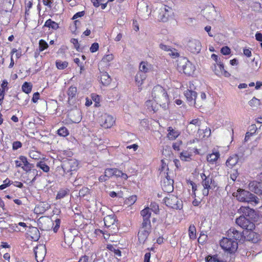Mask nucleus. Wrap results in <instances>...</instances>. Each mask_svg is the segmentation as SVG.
Segmentation results:
<instances>
[{
  "instance_id": "f257e3e1",
  "label": "nucleus",
  "mask_w": 262,
  "mask_h": 262,
  "mask_svg": "<svg viewBox=\"0 0 262 262\" xmlns=\"http://www.w3.org/2000/svg\"><path fill=\"white\" fill-rule=\"evenodd\" d=\"M151 97L164 110L168 108L169 99L167 92L162 86L159 85L154 86L152 90Z\"/></svg>"
},
{
  "instance_id": "f03ea898",
  "label": "nucleus",
  "mask_w": 262,
  "mask_h": 262,
  "mask_svg": "<svg viewBox=\"0 0 262 262\" xmlns=\"http://www.w3.org/2000/svg\"><path fill=\"white\" fill-rule=\"evenodd\" d=\"M211 58L215 62L211 67L214 74L219 77H230V74L225 70L224 64L221 61L220 59H218L217 55L213 54L211 55Z\"/></svg>"
},
{
  "instance_id": "7ed1b4c3",
  "label": "nucleus",
  "mask_w": 262,
  "mask_h": 262,
  "mask_svg": "<svg viewBox=\"0 0 262 262\" xmlns=\"http://www.w3.org/2000/svg\"><path fill=\"white\" fill-rule=\"evenodd\" d=\"M235 196L237 199L241 202H254L255 204H257L259 202L258 199L256 196L245 190L238 189L236 193Z\"/></svg>"
},
{
  "instance_id": "20e7f679",
  "label": "nucleus",
  "mask_w": 262,
  "mask_h": 262,
  "mask_svg": "<svg viewBox=\"0 0 262 262\" xmlns=\"http://www.w3.org/2000/svg\"><path fill=\"white\" fill-rule=\"evenodd\" d=\"M178 67L184 73L189 76L193 74L195 70V66L185 58L178 60Z\"/></svg>"
},
{
  "instance_id": "39448f33",
  "label": "nucleus",
  "mask_w": 262,
  "mask_h": 262,
  "mask_svg": "<svg viewBox=\"0 0 262 262\" xmlns=\"http://www.w3.org/2000/svg\"><path fill=\"white\" fill-rule=\"evenodd\" d=\"M220 246L225 251L229 253H234L238 248L237 242L228 237H224L220 241Z\"/></svg>"
},
{
  "instance_id": "423d86ee",
  "label": "nucleus",
  "mask_w": 262,
  "mask_h": 262,
  "mask_svg": "<svg viewBox=\"0 0 262 262\" xmlns=\"http://www.w3.org/2000/svg\"><path fill=\"white\" fill-rule=\"evenodd\" d=\"M200 177L202 179V185L203 187L202 193L204 196H207L209 194V191L211 188L212 183V177L207 172H202L200 173Z\"/></svg>"
},
{
  "instance_id": "0eeeda50",
  "label": "nucleus",
  "mask_w": 262,
  "mask_h": 262,
  "mask_svg": "<svg viewBox=\"0 0 262 262\" xmlns=\"http://www.w3.org/2000/svg\"><path fill=\"white\" fill-rule=\"evenodd\" d=\"M163 179L161 181V186L163 190L166 192L169 193L173 189V181L170 179L168 173L164 172L163 176Z\"/></svg>"
},
{
  "instance_id": "6e6552de",
  "label": "nucleus",
  "mask_w": 262,
  "mask_h": 262,
  "mask_svg": "<svg viewBox=\"0 0 262 262\" xmlns=\"http://www.w3.org/2000/svg\"><path fill=\"white\" fill-rule=\"evenodd\" d=\"M151 232V225H147L141 224V227L138 232V239L140 243L144 244L146 241Z\"/></svg>"
},
{
  "instance_id": "1a4fd4ad",
  "label": "nucleus",
  "mask_w": 262,
  "mask_h": 262,
  "mask_svg": "<svg viewBox=\"0 0 262 262\" xmlns=\"http://www.w3.org/2000/svg\"><path fill=\"white\" fill-rule=\"evenodd\" d=\"M164 200L166 205L170 208L175 209H180L182 208L181 202L173 195L169 194L168 196L165 197Z\"/></svg>"
},
{
  "instance_id": "9d476101",
  "label": "nucleus",
  "mask_w": 262,
  "mask_h": 262,
  "mask_svg": "<svg viewBox=\"0 0 262 262\" xmlns=\"http://www.w3.org/2000/svg\"><path fill=\"white\" fill-rule=\"evenodd\" d=\"M236 223L243 229L252 230L254 228V223L247 219L244 215H241L236 220Z\"/></svg>"
},
{
  "instance_id": "9b49d317",
  "label": "nucleus",
  "mask_w": 262,
  "mask_h": 262,
  "mask_svg": "<svg viewBox=\"0 0 262 262\" xmlns=\"http://www.w3.org/2000/svg\"><path fill=\"white\" fill-rule=\"evenodd\" d=\"M78 162L76 159H70L65 161L62 164V167L65 172H72L78 169Z\"/></svg>"
},
{
  "instance_id": "f8f14e48",
  "label": "nucleus",
  "mask_w": 262,
  "mask_h": 262,
  "mask_svg": "<svg viewBox=\"0 0 262 262\" xmlns=\"http://www.w3.org/2000/svg\"><path fill=\"white\" fill-rule=\"evenodd\" d=\"M171 8L167 6H162L159 9L158 19L163 22L167 21L170 15Z\"/></svg>"
},
{
  "instance_id": "ddd939ff",
  "label": "nucleus",
  "mask_w": 262,
  "mask_h": 262,
  "mask_svg": "<svg viewBox=\"0 0 262 262\" xmlns=\"http://www.w3.org/2000/svg\"><path fill=\"white\" fill-rule=\"evenodd\" d=\"M187 49L194 54L199 53L202 48L200 41L196 39H191L188 41L186 46Z\"/></svg>"
},
{
  "instance_id": "4468645a",
  "label": "nucleus",
  "mask_w": 262,
  "mask_h": 262,
  "mask_svg": "<svg viewBox=\"0 0 262 262\" xmlns=\"http://www.w3.org/2000/svg\"><path fill=\"white\" fill-rule=\"evenodd\" d=\"M201 124V121L198 118L191 120L187 126L186 129L187 132L189 134H192L195 133L196 130H198L199 132H201L202 131L200 129Z\"/></svg>"
},
{
  "instance_id": "2eb2a0df",
  "label": "nucleus",
  "mask_w": 262,
  "mask_h": 262,
  "mask_svg": "<svg viewBox=\"0 0 262 262\" xmlns=\"http://www.w3.org/2000/svg\"><path fill=\"white\" fill-rule=\"evenodd\" d=\"M34 253L37 262H41L46 254V248L44 245H39L35 247Z\"/></svg>"
},
{
  "instance_id": "dca6fc26",
  "label": "nucleus",
  "mask_w": 262,
  "mask_h": 262,
  "mask_svg": "<svg viewBox=\"0 0 262 262\" xmlns=\"http://www.w3.org/2000/svg\"><path fill=\"white\" fill-rule=\"evenodd\" d=\"M115 122L114 118L109 114H104L101 117V124L105 128L111 127L115 123Z\"/></svg>"
},
{
  "instance_id": "f3484780",
  "label": "nucleus",
  "mask_w": 262,
  "mask_h": 262,
  "mask_svg": "<svg viewBox=\"0 0 262 262\" xmlns=\"http://www.w3.org/2000/svg\"><path fill=\"white\" fill-rule=\"evenodd\" d=\"M105 226L107 228H111L114 231L117 229L116 219L114 214L106 215L104 218Z\"/></svg>"
},
{
  "instance_id": "a211bd4d",
  "label": "nucleus",
  "mask_w": 262,
  "mask_h": 262,
  "mask_svg": "<svg viewBox=\"0 0 262 262\" xmlns=\"http://www.w3.org/2000/svg\"><path fill=\"white\" fill-rule=\"evenodd\" d=\"M68 96V103L70 105H73L77 99V90L75 86H70L67 91Z\"/></svg>"
},
{
  "instance_id": "6ab92c4d",
  "label": "nucleus",
  "mask_w": 262,
  "mask_h": 262,
  "mask_svg": "<svg viewBox=\"0 0 262 262\" xmlns=\"http://www.w3.org/2000/svg\"><path fill=\"white\" fill-rule=\"evenodd\" d=\"M187 101L189 105H195L197 94L195 92L187 89L184 92Z\"/></svg>"
},
{
  "instance_id": "aec40b11",
  "label": "nucleus",
  "mask_w": 262,
  "mask_h": 262,
  "mask_svg": "<svg viewBox=\"0 0 262 262\" xmlns=\"http://www.w3.org/2000/svg\"><path fill=\"white\" fill-rule=\"evenodd\" d=\"M204 13L206 18L209 20H215L217 18V12L214 6L207 8Z\"/></svg>"
},
{
  "instance_id": "412c9836",
  "label": "nucleus",
  "mask_w": 262,
  "mask_h": 262,
  "mask_svg": "<svg viewBox=\"0 0 262 262\" xmlns=\"http://www.w3.org/2000/svg\"><path fill=\"white\" fill-rule=\"evenodd\" d=\"M249 189L257 194L262 195V182L252 181L249 184Z\"/></svg>"
},
{
  "instance_id": "4be33fe9",
  "label": "nucleus",
  "mask_w": 262,
  "mask_h": 262,
  "mask_svg": "<svg viewBox=\"0 0 262 262\" xmlns=\"http://www.w3.org/2000/svg\"><path fill=\"white\" fill-rule=\"evenodd\" d=\"M141 215L143 217L142 224L149 226L151 225L150 218L151 216V212L149 207H146L141 211Z\"/></svg>"
},
{
  "instance_id": "5701e85b",
  "label": "nucleus",
  "mask_w": 262,
  "mask_h": 262,
  "mask_svg": "<svg viewBox=\"0 0 262 262\" xmlns=\"http://www.w3.org/2000/svg\"><path fill=\"white\" fill-rule=\"evenodd\" d=\"M227 236L231 239L235 241L241 239L243 235L241 232L234 228H230L227 231Z\"/></svg>"
},
{
  "instance_id": "b1692460",
  "label": "nucleus",
  "mask_w": 262,
  "mask_h": 262,
  "mask_svg": "<svg viewBox=\"0 0 262 262\" xmlns=\"http://www.w3.org/2000/svg\"><path fill=\"white\" fill-rule=\"evenodd\" d=\"M18 159L21 161L22 163V169L23 170L26 171L27 172L31 171V169L34 167V165L33 164L30 163L28 161V159L26 157L24 156H20L18 157Z\"/></svg>"
},
{
  "instance_id": "393cba45",
  "label": "nucleus",
  "mask_w": 262,
  "mask_h": 262,
  "mask_svg": "<svg viewBox=\"0 0 262 262\" xmlns=\"http://www.w3.org/2000/svg\"><path fill=\"white\" fill-rule=\"evenodd\" d=\"M153 66L146 61H142L140 62L139 68V71L142 73L146 74L147 73L150 72L153 70Z\"/></svg>"
},
{
  "instance_id": "a878e982",
  "label": "nucleus",
  "mask_w": 262,
  "mask_h": 262,
  "mask_svg": "<svg viewBox=\"0 0 262 262\" xmlns=\"http://www.w3.org/2000/svg\"><path fill=\"white\" fill-rule=\"evenodd\" d=\"M147 77V75L142 73L141 72L138 71L135 76V81L137 85L139 87V90H141V88H140L143 83Z\"/></svg>"
},
{
  "instance_id": "bb28decb",
  "label": "nucleus",
  "mask_w": 262,
  "mask_h": 262,
  "mask_svg": "<svg viewBox=\"0 0 262 262\" xmlns=\"http://www.w3.org/2000/svg\"><path fill=\"white\" fill-rule=\"evenodd\" d=\"M145 105L149 111H152L154 113L156 112L160 106L159 103L155 102L153 99L152 100H147L145 102Z\"/></svg>"
},
{
  "instance_id": "cd10ccee",
  "label": "nucleus",
  "mask_w": 262,
  "mask_h": 262,
  "mask_svg": "<svg viewBox=\"0 0 262 262\" xmlns=\"http://www.w3.org/2000/svg\"><path fill=\"white\" fill-rule=\"evenodd\" d=\"M238 157L237 155H233L227 159L226 164L229 168H233L238 161Z\"/></svg>"
},
{
  "instance_id": "c85d7f7f",
  "label": "nucleus",
  "mask_w": 262,
  "mask_h": 262,
  "mask_svg": "<svg viewBox=\"0 0 262 262\" xmlns=\"http://www.w3.org/2000/svg\"><path fill=\"white\" fill-rule=\"evenodd\" d=\"M220 157V154L219 151L213 152L208 154L207 156V161L210 164H213L215 163L217 160Z\"/></svg>"
},
{
  "instance_id": "c756f323",
  "label": "nucleus",
  "mask_w": 262,
  "mask_h": 262,
  "mask_svg": "<svg viewBox=\"0 0 262 262\" xmlns=\"http://www.w3.org/2000/svg\"><path fill=\"white\" fill-rule=\"evenodd\" d=\"M167 132V137L171 140L176 139L180 135V132L178 130L173 129L172 127H169Z\"/></svg>"
},
{
  "instance_id": "7c9ffc66",
  "label": "nucleus",
  "mask_w": 262,
  "mask_h": 262,
  "mask_svg": "<svg viewBox=\"0 0 262 262\" xmlns=\"http://www.w3.org/2000/svg\"><path fill=\"white\" fill-rule=\"evenodd\" d=\"M239 212L246 216H250L254 212V210L248 206H242L239 209Z\"/></svg>"
},
{
  "instance_id": "2f4dec72",
  "label": "nucleus",
  "mask_w": 262,
  "mask_h": 262,
  "mask_svg": "<svg viewBox=\"0 0 262 262\" xmlns=\"http://www.w3.org/2000/svg\"><path fill=\"white\" fill-rule=\"evenodd\" d=\"M100 80L103 85H108L111 81V78L106 72L103 73L101 75Z\"/></svg>"
},
{
  "instance_id": "473e14b6",
  "label": "nucleus",
  "mask_w": 262,
  "mask_h": 262,
  "mask_svg": "<svg viewBox=\"0 0 262 262\" xmlns=\"http://www.w3.org/2000/svg\"><path fill=\"white\" fill-rule=\"evenodd\" d=\"M44 26L49 28H52L54 30H56L59 28L58 24L57 23L52 20L51 19H48L45 22Z\"/></svg>"
},
{
  "instance_id": "72a5a7b5",
  "label": "nucleus",
  "mask_w": 262,
  "mask_h": 262,
  "mask_svg": "<svg viewBox=\"0 0 262 262\" xmlns=\"http://www.w3.org/2000/svg\"><path fill=\"white\" fill-rule=\"evenodd\" d=\"M189 236L191 239L196 238V228L194 225H190L189 227Z\"/></svg>"
},
{
  "instance_id": "f704fd0d",
  "label": "nucleus",
  "mask_w": 262,
  "mask_h": 262,
  "mask_svg": "<svg viewBox=\"0 0 262 262\" xmlns=\"http://www.w3.org/2000/svg\"><path fill=\"white\" fill-rule=\"evenodd\" d=\"M32 85L29 82H25L22 85V90L26 94H29L31 92Z\"/></svg>"
},
{
  "instance_id": "c9c22d12",
  "label": "nucleus",
  "mask_w": 262,
  "mask_h": 262,
  "mask_svg": "<svg viewBox=\"0 0 262 262\" xmlns=\"http://www.w3.org/2000/svg\"><path fill=\"white\" fill-rule=\"evenodd\" d=\"M191 155L189 152L185 151L181 153L180 157L181 160L188 161L191 159Z\"/></svg>"
},
{
  "instance_id": "e433bc0d",
  "label": "nucleus",
  "mask_w": 262,
  "mask_h": 262,
  "mask_svg": "<svg viewBox=\"0 0 262 262\" xmlns=\"http://www.w3.org/2000/svg\"><path fill=\"white\" fill-rule=\"evenodd\" d=\"M73 114L74 115L77 116V117L75 119L72 118V115L71 119L74 123H79L81 120V113L79 111L76 110L75 112H73Z\"/></svg>"
},
{
  "instance_id": "4c0bfd02",
  "label": "nucleus",
  "mask_w": 262,
  "mask_h": 262,
  "mask_svg": "<svg viewBox=\"0 0 262 262\" xmlns=\"http://www.w3.org/2000/svg\"><path fill=\"white\" fill-rule=\"evenodd\" d=\"M57 134L61 137H66L69 134V130L65 127H61L57 130Z\"/></svg>"
},
{
  "instance_id": "58836bf2",
  "label": "nucleus",
  "mask_w": 262,
  "mask_h": 262,
  "mask_svg": "<svg viewBox=\"0 0 262 262\" xmlns=\"http://www.w3.org/2000/svg\"><path fill=\"white\" fill-rule=\"evenodd\" d=\"M36 166L39 167L44 172H48L50 170V167L43 162H39L36 164Z\"/></svg>"
},
{
  "instance_id": "ea45409f",
  "label": "nucleus",
  "mask_w": 262,
  "mask_h": 262,
  "mask_svg": "<svg viewBox=\"0 0 262 262\" xmlns=\"http://www.w3.org/2000/svg\"><path fill=\"white\" fill-rule=\"evenodd\" d=\"M29 157L34 160H39L40 159V154L35 150H32L29 152Z\"/></svg>"
},
{
  "instance_id": "a19ab883",
  "label": "nucleus",
  "mask_w": 262,
  "mask_h": 262,
  "mask_svg": "<svg viewBox=\"0 0 262 262\" xmlns=\"http://www.w3.org/2000/svg\"><path fill=\"white\" fill-rule=\"evenodd\" d=\"M249 104L252 107L256 108L260 104L259 100L255 97H253L251 100L249 101Z\"/></svg>"
},
{
  "instance_id": "79ce46f5",
  "label": "nucleus",
  "mask_w": 262,
  "mask_h": 262,
  "mask_svg": "<svg viewBox=\"0 0 262 262\" xmlns=\"http://www.w3.org/2000/svg\"><path fill=\"white\" fill-rule=\"evenodd\" d=\"M206 262H223L220 260L216 255L210 256L208 255L206 257Z\"/></svg>"
},
{
  "instance_id": "37998d69",
  "label": "nucleus",
  "mask_w": 262,
  "mask_h": 262,
  "mask_svg": "<svg viewBox=\"0 0 262 262\" xmlns=\"http://www.w3.org/2000/svg\"><path fill=\"white\" fill-rule=\"evenodd\" d=\"M56 65L58 69L63 70L67 67L68 62L66 61L62 62L60 60H57L56 61Z\"/></svg>"
},
{
  "instance_id": "c03bdc74",
  "label": "nucleus",
  "mask_w": 262,
  "mask_h": 262,
  "mask_svg": "<svg viewBox=\"0 0 262 262\" xmlns=\"http://www.w3.org/2000/svg\"><path fill=\"white\" fill-rule=\"evenodd\" d=\"M68 194V190L66 189H61L60 190L56 195V199H61L64 198Z\"/></svg>"
},
{
  "instance_id": "a18cd8bd",
  "label": "nucleus",
  "mask_w": 262,
  "mask_h": 262,
  "mask_svg": "<svg viewBox=\"0 0 262 262\" xmlns=\"http://www.w3.org/2000/svg\"><path fill=\"white\" fill-rule=\"evenodd\" d=\"M159 47L161 50H162L163 51L172 52L171 50V48L169 46L164 45L163 43L160 44ZM171 53H172L171 55L173 56L175 55L176 54H177V55L178 54V53H176V54L173 52H171ZM169 54L171 55L170 53H169Z\"/></svg>"
},
{
  "instance_id": "49530a36",
  "label": "nucleus",
  "mask_w": 262,
  "mask_h": 262,
  "mask_svg": "<svg viewBox=\"0 0 262 262\" xmlns=\"http://www.w3.org/2000/svg\"><path fill=\"white\" fill-rule=\"evenodd\" d=\"M114 59V56L112 54H107L105 56H104L102 59V61L104 63H108L109 62L111 61L112 60H113Z\"/></svg>"
},
{
  "instance_id": "de8ad7c7",
  "label": "nucleus",
  "mask_w": 262,
  "mask_h": 262,
  "mask_svg": "<svg viewBox=\"0 0 262 262\" xmlns=\"http://www.w3.org/2000/svg\"><path fill=\"white\" fill-rule=\"evenodd\" d=\"M12 183L9 179H6L3 182V184L0 185V190H3L9 186Z\"/></svg>"
},
{
  "instance_id": "09e8293b",
  "label": "nucleus",
  "mask_w": 262,
  "mask_h": 262,
  "mask_svg": "<svg viewBox=\"0 0 262 262\" xmlns=\"http://www.w3.org/2000/svg\"><path fill=\"white\" fill-rule=\"evenodd\" d=\"M39 50L40 51H42L46 49L48 47V43L43 40L41 39L39 42Z\"/></svg>"
},
{
  "instance_id": "8fccbe9b",
  "label": "nucleus",
  "mask_w": 262,
  "mask_h": 262,
  "mask_svg": "<svg viewBox=\"0 0 262 262\" xmlns=\"http://www.w3.org/2000/svg\"><path fill=\"white\" fill-rule=\"evenodd\" d=\"M137 201L136 195H132L129 197L126 201V203L128 205L134 204Z\"/></svg>"
},
{
  "instance_id": "3c124183",
  "label": "nucleus",
  "mask_w": 262,
  "mask_h": 262,
  "mask_svg": "<svg viewBox=\"0 0 262 262\" xmlns=\"http://www.w3.org/2000/svg\"><path fill=\"white\" fill-rule=\"evenodd\" d=\"M150 210H151L155 213H157L159 211V206L156 203H151L150 205Z\"/></svg>"
},
{
  "instance_id": "603ef678",
  "label": "nucleus",
  "mask_w": 262,
  "mask_h": 262,
  "mask_svg": "<svg viewBox=\"0 0 262 262\" xmlns=\"http://www.w3.org/2000/svg\"><path fill=\"white\" fill-rule=\"evenodd\" d=\"M161 162L162 163L161 168L160 169V174L161 177H163L164 175V172H165L166 173L167 172L166 171L168 169V168H167L166 163H164L163 160L161 161Z\"/></svg>"
},
{
  "instance_id": "864d4df0",
  "label": "nucleus",
  "mask_w": 262,
  "mask_h": 262,
  "mask_svg": "<svg viewBox=\"0 0 262 262\" xmlns=\"http://www.w3.org/2000/svg\"><path fill=\"white\" fill-rule=\"evenodd\" d=\"M104 172L107 176V178L110 179L114 174V168H107L105 169Z\"/></svg>"
},
{
  "instance_id": "5fc2aeb1",
  "label": "nucleus",
  "mask_w": 262,
  "mask_h": 262,
  "mask_svg": "<svg viewBox=\"0 0 262 262\" xmlns=\"http://www.w3.org/2000/svg\"><path fill=\"white\" fill-rule=\"evenodd\" d=\"M74 61L75 63L77 64L78 67H80V73L82 72V71L84 70V65L83 64L80 62V60L79 58H76L74 59Z\"/></svg>"
},
{
  "instance_id": "6e6d98bb",
  "label": "nucleus",
  "mask_w": 262,
  "mask_h": 262,
  "mask_svg": "<svg viewBox=\"0 0 262 262\" xmlns=\"http://www.w3.org/2000/svg\"><path fill=\"white\" fill-rule=\"evenodd\" d=\"M22 146V144L20 141H14L12 143V149L16 150Z\"/></svg>"
},
{
  "instance_id": "4d7b16f0",
  "label": "nucleus",
  "mask_w": 262,
  "mask_h": 262,
  "mask_svg": "<svg viewBox=\"0 0 262 262\" xmlns=\"http://www.w3.org/2000/svg\"><path fill=\"white\" fill-rule=\"evenodd\" d=\"M14 53H15V56L17 59H18L21 56V52L18 51L16 49H13L11 52V55L12 56L14 55Z\"/></svg>"
},
{
  "instance_id": "13d9d810",
  "label": "nucleus",
  "mask_w": 262,
  "mask_h": 262,
  "mask_svg": "<svg viewBox=\"0 0 262 262\" xmlns=\"http://www.w3.org/2000/svg\"><path fill=\"white\" fill-rule=\"evenodd\" d=\"M99 44L97 42L93 43L91 48L90 51L92 53H95L98 50Z\"/></svg>"
},
{
  "instance_id": "bf43d9fd",
  "label": "nucleus",
  "mask_w": 262,
  "mask_h": 262,
  "mask_svg": "<svg viewBox=\"0 0 262 262\" xmlns=\"http://www.w3.org/2000/svg\"><path fill=\"white\" fill-rule=\"evenodd\" d=\"M42 3L45 6L51 9L52 7L53 0H42Z\"/></svg>"
},
{
  "instance_id": "052dcab7",
  "label": "nucleus",
  "mask_w": 262,
  "mask_h": 262,
  "mask_svg": "<svg viewBox=\"0 0 262 262\" xmlns=\"http://www.w3.org/2000/svg\"><path fill=\"white\" fill-rule=\"evenodd\" d=\"M55 225L53 227V231L54 232H56L60 227V220L58 219H56L55 221Z\"/></svg>"
},
{
  "instance_id": "680f3d73",
  "label": "nucleus",
  "mask_w": 262,
  "mask_h": 262,
  "mask_svg": "<svg viewBox=\"0 0 262 262\" xmlns=\"http://www.w3.org/2000/svg\"><path fill=\"white\" fill-rule=\"evenodd\" d=\"M221 51V53L224 55H229L230 53V49L227 46L223 47Z\"/></svg>"
},
{
  "instance_id": "e2e57ef3",
  "label": "nucleus",
  "mask_w": 262,
  "mask_h": 262,
  "mask_svg": "<svg viewBox=\"0 0 262 262\" xmlns=\"http://www.w3.org/2000/svg\"><path fill=\"white\" fill-rule=\"evenodd\" d=\"M71 42L74 45V47L76 48V49L77 51H79V44L78 39H76V38H72L71 39Z\"/></svg>"
},
{
  "instance_id": "0e129e2a",
  "label": "nucleus",
  "mask_w": 262,
  "mask_h": 262,
  "mask_svg": "<svg viewBox=\"0 0 262 262\" xmlns=\"http://www.w3.org/2000/svg\"><path fill=\"white\" fill-rule=\"evenodd\" d=\"M182 142L181 141H178L174 143L172 145L173 148L176 150H179L180 146L182 144Z\"/></svg>"
},
{
  "instance_id": "69168bd1",
  "label": "nucleus",
  "mask_w": 262,
  "mask_h": 262,
  "mask_svg": "<svg viewBox=\"0 0 262 262\" xmlns=\"http://www.w3.org/2000/svg\"><path fill=\"white\" fill-rule=\"evenodd\" d=\"M39 96H40V95L38 92L35 93L33 95L32 101L34 103L37 102V100L39 99Z\"/></svg>"
},
{
  "instance_id": "338daca9",
  "label": "nucleus",
  "mask_w": 262,
  "mask_h": 262,
  "mask_svg": "<svg viewBox=\"0 0 262 262\" xmlns=\"http://www.w3.org/2000/svg\"><path fill=\"white\" fill-rule=\"evenodd\" d=\"M84 15V11H80L76 13L72 17V19H76L78 17L83 16Z\"/></svg>"
},
{
  "instance_id": "774afa93",
  "label": "nucleus",
  "mask_w": 262,
  "mask_h": 262,
  "mask_svg": "<svg viewBox=\"0 0 262 262\" xmlns=\"http://www.w3.org/2000/svg\"><path fill=\"white\" fill-rule=\"evenodd\" d=\"M89 191L88 188H83L79 191L80 196H84Z\"/></svg>"
}]
</instances>
